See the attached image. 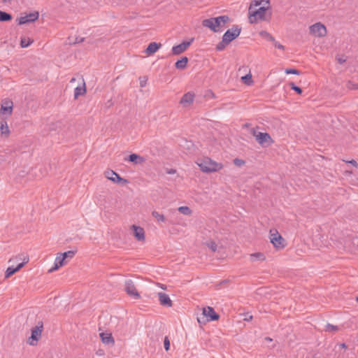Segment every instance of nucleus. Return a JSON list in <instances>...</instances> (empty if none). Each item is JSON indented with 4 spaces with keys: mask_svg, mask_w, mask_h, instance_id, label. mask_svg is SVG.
<instances>
[{
    "mask_svg": "<svg viewBox=\"0 0 358 358\" xmlns=\"http://www.w3.org/2000/svg\"><path fill=\"white\" fill-rule=\"evenodd\" d=\"M241 32V27L235 24L232 27L226 31L222 38V41L219 42L215 47L217 51H222L225 49L232 41L236 39Z\"/></svg>",
    "mask_w": 358,
    "mask_h": 358,
    "instance_id": "f257e3e1",
    "label": "nucleus"
},
{
    "mask_svg": "<svg viewBox=\"0 0 358 358\" xmlns=\"http://www.w3.org/2000/svg\"><path fill=\"white\" fill-rule=\"evenodd\" d=\"M198 165L200 169L205 173L215 172L223 168L222 164L217 163L208 157L204 158Z\"/></svg>",
    "mask_w": 358,
    "mask_h": 358,
    "instance_id": "f03ea898",
    "label": "nucleus"
},
{
    "mask_svg": "<svg viewBox=\"0 0 358 358\" xmlns=\"http://www.w3.org/2000/svg\"><path fill=\"white\" fill-rule=\"evenodd\" d=\"M266 4L267 6L264 5L263 6L259 8L257 10L255 11H252V4H250L249 7V22L251 24H254L257 22V19L259 20H265V14L266 10L268 8L269 0L266 1Z\"/></svg>",
    "mask_w": 358,
    "mask_h": 358,
    "instance_id": "7ed1b4c3",
    "label": "nucleus"
},
{
    "mask_svg": "<svg viewBox=\"0 0 358 358\" xmlns=\"http://www.w3.org/2000/svg\"><path fill=\"white\" fill-rule=\"evenodd\" d=\"M202 25L209 28L213 32L220 31V28L223 27L217 17L203 20Z\"/></svg>",
    "mask_w": 358,
    "mask_h": 358,
    "instance_id": "20e7f679",
    "label": "nucleus"
},
{
    "mask_svg": "<svg viewBox=\"0 0 358 358\" xmlns=\"http://www.w3.org/2000/svg\"><path fill=\"white\" fill-rule=\"evenodd\" d=\"M251 133L254 136H255L257 141L263 146H268L273 143V140L269 135V134L266 132H258L257 133L255 129H252Z\"/></svg>",
    "mask_w": 358,
    "mask_h": 358,
    "instance_id": "39448f33",
    "label": "nucleus"
},
{
    "mask_svg": "<svg viewBox=\"0 0 358 358\" xmlns=\"http://www.w3.org/2000/svg\"><path fill=\"white\" fill-rule=\"evenodd\" d=\"M310 33L317 37H323L327 34L326 27L321 22H317L309 27Z\"/></svg>",
    "mask_w": 358,
    "mask_h": 358,
    "instance_id": "423d86ee",
    "label": "nucleus"
},
{
    "mask_svg": "<svg viewBox=\"0 0 358 358\" xmlns=\"http://www.w3.org/2000/svg\"><path fill=\"white\" fill-rule=\"evenodd\" d=\"M124 290L129 296L135 299H139L141 298L140 294L137 291L136 286L131 280H127L125 281Z\"/></svg>",
    "mask_w": 358,
    "mask_h": 358,
    "instance_id": "0eeeda50",
    "label": "nucleus"
},
{
    "mask_svg": "<svg viewBox=\"0 0 358 358\" xmlns=\"http://www.w3.org/2000/svg\"><path fill=\"white\" fill-rule=\"evenodd\" d=\"M104 175L106 178L116 183L124 185L128 182L127 180L120 177L118 173L110 169L106 170Z\"/></svg>",
    "mask_w": 358,
    "mask_h": 358,
    "instance_id": "6e6552de",
    "label": "nucleus"
},
{
    "mask_svg": "<svg viewBox=\"0 0 358 358\" xmlns=\"http://www.w3.org/2000/svg\"><path fill=\"white\" fill-rule=\"evenodd\" d=\"M202 315V318L204 319L206 317V321L207 322L216 321L220 317V315L210 306L203 308Z\"/></svg>",
    "mask_w": 358,
    "mask_h": 358,
    "instance_id": "1a4fd4ad",
    "label": "nucleus"
},
{
    "mask_svg": "<svg viewBox=\"0 0 358 358\" xmlns=\"http://www.w3.org/2000/svg\"><path fill=\"white\" fill-rule=\"evenodd\" d=\"M271 232V242L273 243L275 248H283L285 247V240L282 237V236L278 232L277 230H275V233H272V230Z\"/></svg>",
    "mask_w": 358,
    "mask_h": 358,
    "instance_id": "9d476101",
    "label": "nucleus"
},
{
    "mask_svg": "<svg viewBox=\"0 0 358 358\" xmlns=\"http://www.w3.org/2000/svg\"><path fill=\"white\" fill-rule=\"evenodd\" d=\"M194 38H192L189 41H183L180 44L174 45L172 48V54L173 55H178L184 52L194 41Z\"/></svg>",
    "mask_w": 358,
    "mask_h": 358,
    "instance_id": "9b49d317",
    "label": "nucleus"
},
{
    "mask_svg": "<svg viewBox=\"0 0 358 358\" xmlns=\"http://www.w3.org/2000/svg\"><path fill=\"white\" fill-rule=\"evenodd\" d=\"M38 17L39 13L38 11H34L18 18L17 23L18 24L22 25L29 22H34L38 19Z\"/></svg>",
    "mask_w": 358,
    "mask_h": 358,
    "instance_id": "f8f14e48",
    "label": "nucleus"
},
{
    "mask_svg": "<svg viewBox=\"0 0 358 358\" xmlns=\"http://www.w3.org/2000/svg\"><path fill=\"white\" fill-rule=\"evenodd\" d=\"M13 103L10 99H4L1 106L0 113L10 115L13 113Z\"/></svg>",
    "mask_w": 358,
    "mask_h": 358,
    "instance_id": "ddd939ff",
    "label": "nucleus"
},
{
    "mask_svg": "<svg viewBox=\"0 0 358 358\" xmlns=\"http://www.w3.org/2000/svg\"><path fill=\"white\" fill-rule=\"evenodd\" d=\"M43 324L42 322H39L38 324L31 329V334L29 339H31L34 341H38L41 336V332L43 331Z\"/></svg>",
    "mask_w": 358,
    "mask_h": 358,
    "instance_id": "4468645a",
    "label": "nucleus"
},
{
    "mask_svg": "<svg viewBox=\"0 0 358 358\" xmlns=\"http://www.w3.org/2000/svg\"><path fill=\"white\" fill-rule=\"evenodd\" d=\"M29 261L28 258H24L23 262L21 263H19L15 267L13 266H9L5 273V277L9 278L11 275H13L14 273H15L17 271H18L20 268H22L25 264H27Z\"/></svg>",
    "mask_w": 358,
    "mask_h": 358,
    "instance_id": "2eb2a0df",
    "label": "nucleus"
},
{
    "mask_svg": "<svg viewBox=\"0 0 358 358\" xmlns=\"http://www.w3.org/2000/svg\"><path fill=\"white\" fill-rule=\"evenodd\" d=\"M195 94L192 92L185 93L181 98L180 103L184 106H187L192 104L194 101Z\"/></svg>",
    "mask_w": 358,
    "mask_h": 358,
    "instance_id": "dca6fc26",
    "label": "nucleus"
},
{
    "mask_svg": "<svg viewBox=\"0 0 358 358\" xmlns=\"http://www.w3.org/2000/svg\"><path fill=\"white\" fill-rule=\"evenodd\" d=\"M131 229L134 230V236L138 241H145V231L141 227L132 225Z\"/></svg>",
    "mask_w": 358,
    "mask_h": 358,
    "instance_id": "f3484780",
    "label": "nucleus"
},
{
    "mask_svg": "<svg viewBox=\"0 0 358 358\" xmlns=\"http://www.w3.org/2000/svg\"><path fill=\"white\" fill-rule=\"evenodd\" d=\"M159 301L162 306L166 307H171L173 306V302L171 300L170 297L168 294L164 292L158 293Z\"/></svg>",
    "mask_w": 358,
    "mask_h": 358,
    "instance_id": "a211bd4d",
    "label": "nucleus"
},
{
    "mask_svg": "<svg viewBox=\"0 0 358 358\" xmlns=\"http://www.w3.org/2000/svg\"><path fill=\"white\" fill-rule=\"evenodd\" d=\"M162 46L160 43L152 42L149 43L147 48L145 50V53L148 55H151L155 53Z\"/></svg>",
    "mask_w": 358,
    "mask_h": 358,
    "instance_id": "6ab92c4d",
    "label": "nucleus"
},
{
    "mask_svg": "<svg viewBox=\"0 0 358 358\" xmlns=\"http://www.w3.org/2000/svg\"><path fill=\"white\" fill-rule=\"evenodd\" d=\"M67 264V261L64 259V258L60 254L59 256H57L55 259L54 266L49 270V272H52L54 271L57 270L59 268L64 266Z\"/></svg>",
    "mask_w": 358,
    "mask_h": 358,
    "instance_id": "aec40b11",
    "label": "nucleus"
},
{
    "mask_svg": "<svg viewBox=\"0 0 358 358\" xmlns=\"http://www.w3.org/2000/svg\"><path fill=\"white\" fill-rule=\"evenodd\" d=\"M127 159L135 164H140L145 162V159L143 157L135 153L129 155Z\"/></svg>",
    "mask_w": 358,
    "mask_h": 358,
    "instance_id": "412c9836",
    "label": "nucleus"
},
{
    "mask_svg": "<svg viewBox=\"0 0 358 358\" xmlns=\"http://www.w3.org/2000/svg\"><path fill=\"white\" fill-rule=\"evenodd\" d=\"M100 337L101 338V341L104 344H112L113 345L115 343L114 338L112 336L111 334H105V333H101Z\"/></svg>",
    "mask_w": 358,
    "mask_h": 358,
    "instance_id": "4be33fe9",
    "label": "nucleus"
},
{
    "mask_svg": "<svg viewBox=\"0 0 358 358\" xmlns=\"http://www.w3.org/2000/svg\"><path fill=\"white\" fill-rule=\"evenodd\" d=\"M188 58L187 57H182L180 59H178L176 64L175 67L177 69H185L187 67L188 63Z\"/></svg>",
    "mask_w": 358,
    "mask_h": 358,
    "instance_id": "5701e85b",
    "label": "nucleus"
},
{
    "mask_svg": "<svg viewBox=\"0 0 358 358\" xmlns=\"http://www.w3.org/2000/svg\"><path fill=\"white\" fill-rule=\"evenodd\" d=\"M0 131L2 135L8 136L10 134V129L5 118H2L1 120Z\"/></svg>",
    "mask_w": 358,
    "mask_h": 358,
    "instance_id": "b1692460",
    "label": "nucleus"
},
{
    "mask_svg": "<svg viewBox=\"0 0 358 358\" xmlns=\"http://www.w3.org/2000/svg\"><path fill=\"white\" fill-rule=\"evenodd\" d=\"M86 93L85 83H83V87L78 86L75 88L74 98L77 99L80 95H83Z\"/></svg>",
    "mask_w": 358,
    "mask_h": 358,
    "instance_id": "393cba45",
    "label": "nucleus"
},
{
    "mask_svg": "<svg viewBox=\"0 0 358 358\" xmlns=\"http://www.w3.org/2000/svg\"><path fill=\"white\" fill-rule=\"evenodd\" d=\"M13 19L11 14L0 10V22H9Z\"/></svg>",
    "mask_w": 358,
    "mask_h": 358,
    "instance_id": "a878e982",
    "label": "nucleus"
},
{
    "mask_svg": "<svg viewBox=\"0 0 358 358\" xmlns=\"http://www.w3.org/2000/svg\"><path fill=\"white\" fill-rule=\"evenodd\" d=\"M33 42L34 40L30 38L22 37L20 40V46L22 48H25L29 47Z\"/></svg>",
    "mask_w": 358,
    "mask_h": 358,
    "instance_id": "bb28decb",
    "label": "nucleus"
},
{
    "mask_svg": "<svg viewBox=\"0 0 358 358\" xmlns=\"http://www.w3.org/2000/svg\"><path fill=\"white\" fill-rule=\"evenodd\" d=\"M250 259L252 262L256 260L263 261L265 259V255L262 252H255L250 255Z\"/></svg>",
    "mask_w": 358,
    "mask_h": 358,
    "instance_id": "cd10ccee",
    "label": "nucleus"
},
{
    "mask_svg": "<svg viewBox=\"0 0 358 358\" xmlns=\"http://www.w3.org/2000/svg\"><path fill=\"white\" fill-rule=\"evenodd\" d=\"M76 252L77 250H69L61 253V255L68 262V259H71L75 256Z\"/></svg>",
    "mask_w": 358,
    "mask_h": 358,
    "instance_id": "c85d7f7f",
    "label": "nucleus"
},
{
    "mask_svg": "<svg viewBox=\"0 0 358 358\" xmlns=\"http://www.w3.org/2000/svg\"><path fill=\"white\" fill-rule=\"evenodd\" d=\"M178 210L180 213L185 215H190L192 213V210L188 206H180Z\"/></svg>",
    "mask_w": 358,
    "mask_h": 358,
    "instance_id": "c756f323",
    "label": "nucleus"
},
{
    "mask_svg": "<svg viewBox=\"0 0 358 358\" xmlns=\"http://www.w3.org/2000/svg\"><path fill=\"white\" fill-rule=\"evenodd\" d=\"M152 215L158 221V222H165L166 218L164 215L159 213L157 211L154 210L152 212Z\"/></svg>",
    "mask_w": 358,
    "mask_h": 358,
    "instance_id": "7c9ffc66",
    "label": "nucleus"
},
{
    "mask_svg": "<svg viewBox=\"0 0 358 358\" xmlns=\"http://www.w3.org/2000/svg\"><path fill=\"white\" fill-rule=\"evenodd\" d=\"M241 79L243 81V83L247 85H250L251 83H252V76L250 74H247L243 76Z\"/></svg>",
    "mask_w": 358,
    "mask_h": 358,
    "instance_id": "2f4dec72",
    "label": "nucleus"
},
{
    "mask_svg": "<svg viewBox=\"0 0 358 358\" xmlns=\"http://www.w3.org/2000/svg\"><path fill=\"white\" fill-rule=\"evenodd\" d=\"M338 329L339 328L338 326H335L331 324H327L325 327L326 331H337Z\"/></svg>",
    "mask_w": 358,
    "mask_h": 358,
    "instance_id": "473e14b6",
    "label": "nucleus"
},
{
    "mask_svg": "<svg viewBox=\"0 0 358 358\" xmlns=\"http://www.w3.org/2000/svg\"><path fill=\"white\" fill-rule=\"evenodd\" d=\"M221 24L224 27L226 23L229 21V17L228 15H220L217 17Z\"/></svg>",
    "mask_w": 358,
    "mask_h": 358,
    "instance_id": "72a5a7b5",
    "label": "nucleus"
},
{
    "mask_svg": "<svg viewBox=\"0 0 358 358\" xmlns=\"http://www.w3.org/2000/svg\"><path fill=\"white\" fill-rule=\"evenodd\" d=\"M287 74H294V75H300L301 72L296 69H286L285 71Z\"/></svg>",
    "mask_w": 358,
    "mask_h": 358,
    "instance_id": "f704fd0d",
    "label": "nucleus"
},
{
    "mask_svg": "<svg viewBox=\"0 0 358 358\" xmlns=\"http://www.w3.org/2000/svg\"><path fill=\"white\" fill-rule=\"evenodd\" d=\"M260 35L266 37L268 40H269L271 41H273L275 39L273 36H272L269 33H268L266 31H261Z\"/></svg>",
    "mask_w": 358,
    "mask_h": 358,
    "instance_id": "c9c22d12",
    "label": "nucleus"
},
{
    "mask_svg": "<svg viewBox=\"0 0 358 358\" xmlns=\"http://www.w3.org/2000/svg\"><path fill=\"white\" fill-rule=\"evenodd\" d=\"M234 164L237 166H241L245 164V162L243 159L236 158L234 159Z\"/></svg>",
    "mask_w": 358,
    "mask_h": 358,
    "instance_id": "e433bc0d",
    "label": "nucleus"
},
{
    "mask_svg": "<svg viewBox=\"0 0 358 358\" xmlns=\"http://www.w3.org/2000/svg\"><path fill=\"white\" fill-rule=\"evenodd\" d=\"M164 349H165L166 351L169 350V349H170V341H169V339L168 336H165V338H164Z\"/></svg>",
    "mask_w": 358,
    "mask_h": 358,
    "instance_id": "4c0bfd02",
    "label": "nucleus"
},
{
    "mask_svg": "<svg viewBox=\"0 0 358 358\" xmlns=\"http://www.w3.org/2000/svg\"><path fill=\"white\" fill-rule=\"evenodd\" d=\"M272 42L273 43V45L275 46V48H278V49H280L282 50H285V46L282 45V44H280L279 42L276 41L275 39Z\"/></svg>",
    "mask_w": 358,
    "mask_h": 358,
    "instance_id": "58836bf2",
    "label": "nucleus"
},
{
    "mask_svg": "<svg viewBox=\"0 0 358 358\" xmlns=\"http://www.w3.org/2000/svg\"><path fill=\"white\" fill-rule=\"evenodd\" d=\"M342 160H343V162H345L346 164H350L352 165L354 167L357 168L358 166L357 162L355 159H351V160L342 159Z\"/></svg>",
    "mask_w": 358,
    "mask_h": 358,
    "instance_id": "ea45409f",
    "label": "nucleus"
},
{
    "mask_svg": "<svg viewBox=\"0 0 358 358\" xmlns=\"http://www.w3.org/2000/svg\"><path fill=\"white\" fill-rule=\"evenodd\" d=\"M266 0H254L253 3H252V8L253 7H257L258 6H260L263 1L266 2Z\"/></svg>",
    "mask_w": 358,
    "mask_h": 358,
    "instance_id": "a19ab883",
    "label": "nucleus"
},
{
    "mask_svg": "<svg viewBox=\"0 0 358 358\" xmlns=\"http://www.w3.org/2000/svg\"><path fill=\"white\" fill-rule=\"evenodd\" d=\"M292 90H294L298 94H301L303 92L302 89L300 87L296 86V85L292 89Z\"/></svg>",
    "mask_w": 358,
    "mask_h": 358,
    "instance_id": "79ce46f5",
    "label": "nucleus"
},
{
    "mask_svg": "<svg viewBox=\"0 0 358 358\" xmlns=\"http://www.w3.org/2000/svg\"><path fill=\"white\" fill-rule=\"evenodd\" d=\"M209 248L212 251L215 252L217 250V244L215 242H211L209 245Z\"/></svg>",
    "mask_w": 358,
    "mask_h": 358,
    "instance_id": "37998d69",
    "label": "nucleus"
},
{
    "mask_svg": "<svg viewBox=\"0 0 358 358\" xmlns=\"http://www.w3.org/2000/svg\"><path fill=\"white\" fill-rule=\"evenodd\" d=\"M84 41V38H81V37H77L76 38V41H75V43H82Z\"/></svg>",
    "mask_w": 358,
    "mask_h": 358,
    "instance_id": "c03bdc74",
    "label": "nucleus"
},
{
    "mask_svg": "<svg viewBox=\"0 0 358 358\" xmlns=\"http://www.w3.org/2000/svg\"><path fill=\"white\" fill-rule=\"evenodd\" d=\"M346 61V59L343 57H340L338 59V62L339 64H343Z\"/></svg>",
    "mask_w": 358,
    "mask_h": 358,
    "instance_id": "a18cd8bd",
    "label": "nucleus"
},
{
    "mask_svg": "<svg viewBox=\"0 0 358 358\" xmlns=\"http://www.w3.org/2000/svg\"><path fill=\"white\" fill-rule=\"evenodd\" d=\"M145 85H146V80H141V82H140V86H141V87H145Z\"/></svg>",
    "mask_w": 358,
    "mask_h": 358,
    "instance_id": "49530a36",
    "label": "nucleus"
},
{
    "mask_svg": "<svg viewBox=\"0 0 358 358\" xmlns=\"http://www.w3.org/2000/svg\"><path fill=\"white\" fill-rule=\"evenodd\" d=\"M252 315H250L249 317H245L244 320H245V321H250V320H252Z\"/></svg>",
    "mask_w": 358,
    "mask_h": 358,
    "instance_id": "de8ad7c7",
    "label": "nucleus"
},
{
    "mask_svg": "<svg viewBox=\"0 0 358 358\" xmlns=\"http://www.w3.org/2000/svg\"><path fill=\"white\" fill-rule=\"evenodd\" d=\"M289 85L292 90L296 86V85L294 83H290Z\"/></svg>",
    "mask_w": 358,
    "mask_h": 358,
    "instance_id": "09e8293b",
    "label": "nucleus"
},
{
    "mask_svg": "<svg viewBox=\"0 0 358 358\" xmlns=\"http://www.w3.org/2000/svg\"><path fill=\"white\" fill-rule=\"evenodd\" d=\"M341 348H347V345H346L345 343H342V344L341 345Z\"/></svg>",
    "mask_w": 358,
    "mask_h": 358,
    "instance_id": "8fccbe9b",
    "label": "nucleus"
},
{
    "mask_svg": "<svg viewBox=\"0 0 358 358\" xmlns=\"http://www.w3.org/2000/svg\"><path fill=\"white\" fill-rule=\"evenodd\" d=\"M4 3H10L12 0H2Z\"/></svg>",
    "mask_w": 358,
    "mask_h": 358,
    "instance_id": "3c124183",
    "label": "nucleus"
},
{
    "mask_svg": "<svg viewBox=\"0 0 358 358\" xmlns=\"http://www.w3.org/2000/svg\"><path fill=\"white\" fill-rule=\"evenodd\" d=\"M175 172H176V171L172 169L170 171H169L168 173H174Z\"/></svg>",
    "mask_w": 358,
    "mask_h": 358,
    "instance_id": "603ef678",
    "label": "nucleus"
},
{
    "mask_svg": "<svg viewBox=\"0 0 358 358\" xmlns=\"http://www.w3.org/2000/svg\"><path fill=\"white\" fill-rule=\"evenodd\" d=\"M210 94H211V96H212L213 98H215V94H214L213 92H210Z\"/></svg>",
    "mask_w": 358,
    "mask_h": 358,
    "instance_id": "864d4df0",
    "label": "nucleus"
},
{
    "mask_svg": "<svg viewBox=\"0 0 358 358\" xmlns=\"http://www.w3.org/2000/svg\"><path fill=\"white\" fill-rule=\"evenodd\" d=\"M265 339H266V341H272V339H271V338H269V337H266V338H265Z\"/></svg>",
    "mask_w": 358,
    "mask_h": 358,
    "instance_id": "5fc2aeb1",
    "label": "nucleus"
},
{
    "mask_svg": "<svg viewBox=\"0 0 358 358\" xmlns=\"http://www.w3.org/2000/svg\"><path fill=\"white\" fill-rule=\"evenodd\" d=\"M161 287H162V289H166V285H162L161 286Z\"/></svg>",
    "mask_w": 358,
    "mask_h": 358,
    "instance_id": "6e6d98bb",
    "label": "nucleus"
},
{
    "mask_svg": "<svg viewBox=\"0 0 358 358\" xmlns=\"http://www.w3.org/2000/svg\"><path fill=\"white\" fill-rule=\"evenodd\" d=\"M197 320H198V322H199V323H200V322H201V317H198V318H197Z\"/></svg>",
    "mask_w": 358,
    "mask_h": 358,
    "instance_id": "4d7b16f0",
    "label": "nucleus"
},
{
    "mask_svg": "<svg viewBox=\"0 0 358 358\" xmlns=\"http://www.w3.org/2000/svg\"><path fill=\"white\" fill-rule=\"evenodd\" d=\"M29 344H30V345H34V343H33V341H30V342H29Z\"/></svg>",
    "mask_w": 358,
    "mask_h": 358,
    "instance_id": "13d9d810",
    "label": "nucleus"
},
{
    "mask_svg": "<svg viewBox=\"0 0 358 358\" xmlns=\"http://www.w3.org/2000/svg\"><path fill=\"white\" fill-rule=\"evenodd\" d=\"M357 246H358V243H357Z\"/></svg>",
    "mask_w": 358,
    "mask_h": 358,
    "instance_id": "bf43d9fd",
    "label": "nucleus"
}]
</instances>
